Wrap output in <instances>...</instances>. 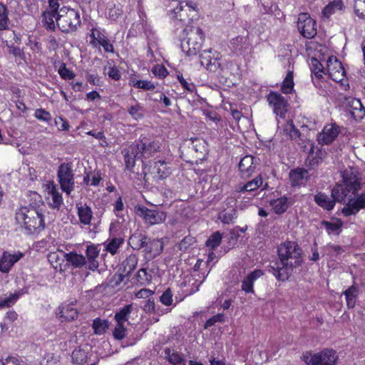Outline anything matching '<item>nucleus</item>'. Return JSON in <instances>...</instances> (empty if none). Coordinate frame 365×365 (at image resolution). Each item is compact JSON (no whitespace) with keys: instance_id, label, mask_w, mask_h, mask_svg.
<instances>
[{"instance_id":"obj_1","label":"nucleus","mask_w":365,"mask_h":365,"mask_svg":"<svg viewBox=\"0 0 365 365\" xmlns=\"http://www.w3.org/2000/svg\"><path fill=\"white\" fill-rule=\"evenodd\" d=\"M279 260L270 263L268 272L278 281H286L292 275L294 269L300 267L303 262L302 250L293 241L281 244L277 249Z\"/></svg>"},{"instance_id":"obj_2","label":"nucleus","mask_w":365,"mask_h":365,"mask_svg":"<svg viewBox=\"0 0 365 365\" xmlns=\"http://www.w3.org/2000/svg\"><path fill=\"white\" fill-rule=\"evenodd\" d=\"M31 202L29 206L21 207L16 212V220L24 225L29 233L40 232L45 228L44 215L41 207L43 206L42 197L36 192H30Z\"/></svg>"},{"instance_id":"obj_3","label":"nucleus","mask_w":365,"mask_h":365,"mask_svg":"<svg viewBox=\"0 0 365 365\" xmlns=\"http://www.w3.org/2000/svg\"><path fill=\"white\" fill-rule=\"evenodd\" d=\"M342 182L332 189V196L339 202H345L347 197H355L361 189L360 173L356 168L349 167L341 173Z\"/></svg>"},{"instance_id":"obj_4","label":"nucleus","mask_w":365,"mask_h":365,"mask_svg":"<svg viewBox=\"0 0 365 365\" xmlns=\"http://www.w3.org/2000/svg\"><path fill=\"white\" fill-rule=\"evenodd\" d=\"M163 4L169 18L175 23L188 25L197 19L198 11L195 3L179 1V0H163Z\"/></svg>"},{"instance_id":"obj_5","label":"nucleus","mask_w":365,"mask_h":365,"mask_svg":"<svg viewBox=\"0 0 365 365\" xmlns=\"http://www.w3.org/2000/svg\"><path fill=\"white\" fill-rule=\"evenodd\" d=\"M185 36L181 40L182 51L187 56H196L202 48L204 41V33L199 27L185 28L183 30Z\"/></svg>"},{"instance_id":"obj_6","label":"nucleus","mask_w":365,"mask_h":365,"mask_svg":"<svg viewBox=\"0 0 365 365\" xmlns=\"http://www.w3.org/2000/svg\"><path fill=\"white\" fill-rule=\"evenodd\" d=\"M81 24V14L78 11L66 6L60 9L57 16V26L62 32L73 33Z\"/></svg>"},{"instance_id":"obj_7","label":"nucleus","mask_w":365,"mask_h":365,"mask_svg":"<svg viewBox=\"0 0 365 365\" xmlns=\"http://www.w3.org/2000/svg\"><path fill=\"white\" fill-rule=\"evenodd\" d=\"M302 359L307 365H336L338 359L336 351L332 349H324L318 353L306 351Z\"/></svg>"},{"instance_id":"obj_8","label":"nucleus","mask_w":365,"mask_h":365,"mask_svg":"<svg viewBox=\"0 0 365 365\" xmlns=\"http://www.w3.org/2000/svg\"><path fill=\"white\" fill-rule=\"evenodd\" d=\"M160 148L159 141L146 137H141L135 144H133V151H135V156L142 160L143 158H149L155 153L159 152Z\"/></svg>"},{"instance_id":"obj_9","label":"nucleus","mask_w":365,"mask_h":365,"mask_svg":"<svg viewBox=\"0 0 365 365\" xmlns=\"http://www.w3.org/2000/svg\"><path fill=\"white\" fill-rule=\"evenodd\" d=\"M143 174L145 182L150 184L167 178L171 174V171L165 161L159 160L154 163L149 173L143 170Z\"/></svg>"},{"instance_id":"obj_10","label":"nucleus","mask_w":365,"mask_h":365,"mask_svg":"<svg viewBox=\"0 0 365 365\" xmlns=\"http://www.w3.org/2000/svg\"><path fill=\"white\" fill-rule=\"evenodd\" d=\"M57 176L62 190L69 195L74 188V174L71 164H61L58 168Z\"/></svg>"},{"instance_id":"obj_11","label":"nucleus","mask_w":365,"mask_h":365,"mask_svg":"<svg viewBox=\"0 0 365 365\" xmlns=\"http://www.w3.org/2000/svg\"><path fill=\"white\" fill-rule=\"evenodd\" d=\"M267 100L269 105L272 107L274 113L281 118H284L289 106L285 98L280 93L270 91L267 96Z\"/></svg>"},{"instance_id":"obj_12","label":"nucleus","mask_w":365,"mask_h":365,"mask_svg":"<svg viewBox=\"0 0 365 365\" xmlns=\"http://www.w3.org/2000/svg\"><path fill=\"white\" fill-rule=\"evenodd\" d=\"M297 28L304 38H312L317 34L316 21L307 13L299 15Z\"/></svg>"},{"instance_id":"obj_13","label":"nucleus","mask_w":365,"mask_h":365,"mask_svg":"<svg viewBox=\"0 0 365 365\" xmlns=\"http://www.w3.org/2000/svg\"><path fill=\"white\" fill-rule=\"evenodd\" d=\"M346 201L347 203L341 210L342 214L346 217L354 215L359 210L365 209V192L359 195L357 192L355 197H347Z\"/></svg>"},{"instance_id":"obj_14","label":"nucleus","mask_w":365,"mask_h":365,"mask_svg":"<svg viewBox=\"0 0 365 365\" xmlns=\"http://www.w3.org/2000/svg\"><path fill=\"white\" fill-rule=\"evenodd\" d=\"M136 214L142 217L145 222L150 225L159 224L163 222L166 215L163 212L155 210H150L144 206H138L135 207Z\"/></svg>"},{"instance_id":"obj_15","label":"nucleus","mask_w":365,"mask_h":365,"mask_svg":"<svg viewBox=\"0 0 365 365\" xmlns=\"http://www.w3.org/2000/svg\"><path fill=\"white\" fill-rule=\"evenodd\" d=\"M200 63L205 66L207 70L211 72H216L218 69H221V63L220 62V53L212 51L211 48L204 50L200 55Z\"/></svg>"},{"instance_id":"obj_16","label":"nucleus","mask_w":365,"mask_h":365,"mask_svg":"<svg viewBox=\"0 0 365 365\" xmlns=\"http://www.w3.org/2000/svg\"><path fill=\"white\" fill-rule=\"evenodd\" d=\"M327 73L329 76L335 82H341L345 76V70L341 63L334 56L327 60Z\"/></svg>"},{"instance_id":"obj_17","label":"nucleus","mask_w":365,"mask_h":365,"mask_svg":"<svg viewBox=\"0 0 365 365\" xmlns=\"http://www.w3.org/2000/svg\"><path fill=\"white\" fill-rule=\"evenodd\" d=\"M339 133V126L336 123L327 125L319 133L317 140L319 144L329 145L337 138Z\"/></svg>"},{"instance_id":"obj_18","label":"nucleus","mask_w":365,"mask_h":365,"mask_svg":"<svg viewBox=\"0 0 365 365\" xmlns=\"http://www.w3.org/2000/svg\"><path fill=\"white\" fill-rule=\"evenodd\" d=\"M261 269H255L249 273L242 281L241 289L246 294H253L255 292L253 284L254 282L263 275Z\"/></svg>"},{"instance_id":"obj_19","label":"nucleus","mask_w":365,"mask_h":365,"mask_svg":"<svg viewBox=\"0 0 365 365\" xmlns=\"http://www.w3.org/2000/svg\"><path fill=\"white\" fill-rule=\"evenodd\" d=\"M23 256L24 254L21 252L14 255L4 253L2 258L0 259V271L4 273H8L13 265Z\"/></svg>"},{"instance_id":"obj_20","label":"nucleus","mask_w":365,"mask_h":365,"mask_svg":"<svg viewBox=\"0 0 365 365\" xmlns=\"http://www.w3.org/2000/svg\"><path fill=\"white\" fill-rule=\"evenodd\" d=\"M309 178L307 169L298 168L292 170L289 173V179L292 187L299 186L307 181Z\"/></svg>"},{"instance_id":"obj_21","label":"nucleus","mask_w":365,"mask_h":365,"mask_svg":"<svg viewBox=\"0 0 365 365\" xmlns=\"http://www.w3.org/2000/svg\"><path fill=\"white\" fill-rule=\"evenodd\" d=\"M99 249L97 245H87L86 250V255L87 257L88 268L91 270L96 269L98 266V261L97 259L99 256Z\"/></svg>"},{"instance_id":"obj_22","label":"nucleus","mask_w":365,"mask_h":365,"mask_svg":"<svg viewBox=\"0 0 365 365\" xmlns=\"http://www.w3.org/2000/svg\"><path fill=\"white\" fill-rule=\"evenodd\" d=\"M331 197L323 192H318L314 197L316 204L322 207L323 209L330 211L333 210L335 206L336 202H338L335 197L331 195Z\"/></svg>"},{"instance_id":"obj_23","label":"nucleus","mask_w":365,"mask_h":365,"mask_svg":"<svg viewBox=\"0 0 365 365\" xmlns=\"http://www.w3.org/2000/svg\"><path fill=\"white\" fill-rule=\"evenodd\" d=\"M163 250V242L158 239L148 238L145 252L151 258H155Z\"/></svg>"},{"instance_id":"obj_24","label":"nucleus","mask_w":365,"mask_h":365,"mask_svg":"<svg viewBox=\"0 0 365 365\" xmlns=\"http://www.w3.org/2000/svg\"><path fill=\"white\" fill-rule=\"evenodd\" d=\"M345 296L346 306L348 309L354 308L356 302V299L359 294V289L358 286L356 284V282L346 289L342 293Z\"/></svg>"},{"instance_id":"obj_25","label":"nucleus","mask_w":365,"mask_h":365,"mask_svg":"<svg viewBox=\"0 0 365 365\" xmlns=\"http://www.w3.org/2000/svg\"><path fill=\"white\" fill-rule=\"evenodd\" d=\"M148 237L140 232L133 233L128 240V244L133 250H141L145 249L147 245Z\"/></svg>"},{"instance_id":"obj_26","label":"nucleus","mask_w":365,"mask_h":365,"mask_svg":"<svg viewBox=\"0 0 365 365\" xmlns=\"http://www.w3.org/2000/svg\"><path fill=\"white\" fill-rule=\"evenodd\" d=\"M269 205L272 207L274 212L277 215H282L291 206L292 202L286 196H282L271 200Z\"/></svg>"},{"instance_id":"obj_27","label":"nucleus","mask_w":365,"mask_h":365,"mask_svg":"<svg viewBox=\"0 0 365 365\" xmlns=\"http://www.w3.org/2000/svg\"><path fill=\"white\" fill-rule=\"evenodd\" d=\"M254 158L251 155L243 157L239 163V170L243 176H250L255 170Z\"/></svg>"},{"instance_id":"obj_28","label":"nucleus","mask_w":365,"mask_h":365,"mask_svg":"<svg viewBox=\"0 0 365 365\" xmlns=\"http://www.w3.org/2000/svg\"><path fill=\"white\" fill-rule=\"evenodd\" d=\"M230 47L235 53L241 55L248 48L247 39L243 36H237L231 40Z\"/></svg>"},{"instance_id":"obj_29","label":"nucleus","mask_w":365,"mask_h":365,"mask_svg":"<svg viewBox=\"0 0 365 365\" xmlns=\"http://www.w3.org/2000/svg\"><path fill=\"white\" fill-rule=\"evenodd\" d=\"M350 114L356 120H359L365 116V108L359 99H353L350 102Z\"/></svg>"},{"instance_id":"obj_30","label":"nucleus","mask_w":365,"mask_h":365,"mask_svg":"<svg viewBox=\"0 0 365 365\" xmlns=\"http://www.w3.org/2000/svg\"><path fill=\"white\" fill-rule=\"evenodd\" d=\"M66 254L62 250L50 252L48 255V260L53 267L57 269L58 267L61 268L63 262L66 260Z\"/></svg>"},{"instance_id":"obj_31","label":"nucleus","mask_w":365,"mask_h":365,"mask_svg":"<svg viewBox=\"0 0 365 365\" xmlns=\"http://www.w3.org/2000/svg\"><path fill=\"white\" fill-rule=\"evenodd\" d=\"M77 210L80 222L85 225H90L93 217L91 208L86 205L80 206L77 205Z\"/></svg>"},{"instance_id":"obj_32","label":"nucleus","mask_w":365,"mask_h":365,"mask_svg":"<svg viewBox=\"0 0 365 365\" xmlns=\"http://www.w3.org/2000/svg\"><path fill=\"white\" fill-rule=\"evenodd\" d=\"M73 303L59 307V317L65 321L74 320L78 317L76 309L73 307Z\"/></svg>"},{"instance_id":"obj_33","label":"nucleus","mask_w":365,"mask_h":365,"mask_svg":"<svg viewBox=\"0 0 365 365\" xmlns=\"http://www.w3.org/2000/svg\"><path fill=\"white\" fill-rule=\"evenodd\" d=\"M66 261L76 268H81L87 264L86 257L76 252H70L67 253Z\"/></svg>"},{"instance_id":"obj_34","label":"nucleus","mask_w":365,"mask_h":365,"mask_svg":"<svg viewBox=\"0 0 365 365\" xmlns=\"http://www.w3.org/2000/svg\"><path fill=\"white\" fill-rule=\"evenodd\" d=\"M133 310L132 304H127L117 311L114 316L116 323L124 324L128 322L130 313Z\"/></svg>"},{"instance_id":"obj_35","label":"nucleus","mask_w":365,"mask_h":365,"mask_svg":"<svg viewBox=\"0 0 365 365\" xmlns=\"http://www.w3.org/2000/svg\"><path fill=\"white\" fill-rule=\"evenodd\" d=\"M322 251L324 255H327L331 258H339L344 252L342 247L333 244H327L324 246L322 247Z\"/></svg>"},{"instance_id":"obj_36","label":"nucleus","mask_w":365,"mask_h":365,"mask_svg":"<svg viewBox=\"0 0 365 365\" xmlns=\"http://www.w3.org/2000/svg\"><path fill=\"white\" fill-rule=\"evenodd\" d=\"M344 8V4L341 0H334L329 2L322 10V15L326 18H329L336 11H341Z\"/></svg>"},{"instance_id":"obj_37","label":"nucleus","mask_w":365,"mask_h":365,"mask_svg":"<svg viewBox=\"0 0 365 365\" xmlns=\"http://www.w3.org/2000/svg\"><path fill=\"white\" fill-rule=\"evenodd\" d=\"M122 153L124 155L125 168L128 170H132L135 166V160L139 159L135 156V151H133V145L129 149H124Z\"/></svg>"},{"instance_id":"obj_38","label":"nucleus","mask_w":365,"mask_h":365,"mask_svg":"<svg viewBox=\"0 0 365 365\" xmlns=\"http://www.w3.org/2000/svg\"><path fill=\"white\" fill-rule=\"evenodd\" d=\"M283 133L292 140L299 138L300 132L296 128L292 120H288L283 126Z\"/></svg>"},{"instance_id":"obj_39","label":"nucleus","mask_w":365,"mask_h":365,"mask_svg":"<svg viewBox=\"0 0 365 365\" xmlns=\"http://www.w3.org/2000/svg\"><path fill=\"white\" fill-rule=\"evenodd\" d=\"M138 264V258L134 255H130L123 262V272L129 276L131 272L136 268Z\"/></svg>"},{"instance_id":"obj_40","label":"nucleus","mask_w":365,"mask_h":365,"mask_svg":"<svg viewBox=\"0 0 365 365\" xmlns=\"http://www.w3.org/2000/svg\"><path fill=\"white\" fill-rule=\"evenodd\" d=\"M71 358L73 361L78 364H87V365H95L94 364H88L87 353L81 349L73 350Z\"/></svg>"},{"instance_id":"obj_41","label":"nucleus","mask_w":365,"mask_h":365,"mask_svg":"<svg viewBox=\"0 0 365 365\" xmlns=\"http://www.w3.org/2000/svg\"><path fill=\"white\" fill-rule=\"evenodd\" d=\"M263 182V180L261 176H257L255 179L247 182L242 187H240V192H252L259 188Z\"/></svg>"},{"instance_id":"obj_42","label":"nucleus","mask_w":365,"mask_h":365,"mask_svg":"<svg viewBox=\"0 0 365 365\" xmlns=\"http://www.w3.org/2000/svg\"><path fill=\"white\" fill-rule=\"evenodd\" d=\"M58 14H54L49 11H44L43 14V23L47 29L54 30L56 28L54 19L57 22V16Z\"/></svg>"},{"instance_id":"obj_43","label":"nucleus","mask_w":365,"mask_h":365,"mask_svg":"<svg viewBox=\"0 0 365 365\" xmlns=\"http://www.w3.org/2000/svg\"><path fill=\"white\" fill-rule=\"evenodd\" d=\"M9 11L7 7L0 2V31L9 29Z\"/></svg>"},{"instance_id":"obj_44","label":"nucleus","mask_w":365,"mask_h":365,"mask_svg":"<svg viewBox=\"0 0 365 365\" xmlns=\"http://www.w3.org/2000/svg\"><path fill=\"white\" fill-rule=\"evenodd\" d=\"M129 279V276H128L126 274L123 273H115L113 277L109 280L108 284L111 287H117L120 286L123 282L124 284L127 283V281Z\"/></svg>"},{"instance_id":"obj_45","label":"nucleus","mask_w":365,"mask_h":365,"mask_svg":"<svg viewBox=\"0 0 365 365\" xmlns=\"http://www.w3.org/2000/svg\"><path fill=\"white\" fill-rule=\"evenodd\" d=\"M109 322L97 318L93 320V328L96 334H102L108 329Z\"/></svg>"},{"instance_id":"obj_46","label":"nucleus","mask_w":365,"mask_h":365,"mask_svg":"<svg viewBox=\"0 0 365 365\" xmlns=\"http://www.w3.org/2000/svg\"><path fill=\"white\" fill-rule=\"evenodd\" d=\"M294 87L293 73L289 71L287 73L281 86V91L283 93H291Z\"/></svg>"},{"instance_id":"obj_47","label":"nucleus","mask_w":365,"mask_h":365,"mask_svg":"<svg viewBox=\"0 0 365 365\" xmlns=\"http://www.w3.org/2000/svg\"><path fill=\"white\" fill-rule=\"evenodd\" d=\"M123 242L124 240L122 237H114L108 241L106 250L107 252L113 255L116 254L118 248L123 243Z\"/></svg>"},{"instance_id":"obj_48","label":"nucleus","mask_w":365,"mask_h":365,"mask_svg":"<svg viewBox=\"0 0 365 365\" xmlns=\"http://www.w3.org/2000/svg\"><path fill=\"white\" fill-rule=\"evenodd\" d=\"M165 354L166 359L172 364L176 365L185 361L182 356L177 351H171L170 349L166 348L165 349Z\"/></svg>"},{"instance_id":"obj_49","label":"nucleus","mask_w":365,"mask_h":365,"mask_svg":"<svg viewBox=\"0 0 365 365\" xmlns=\"http://www.w3.org/2000/svg\"><path fill=\"white\" fill-rule=\"evenodd\" d=\"M222 241V234L217 231L212 234L206 241V246L210 250L217 247Z\"/></svg>"},{"instance_id":"obj_50","label":"nucleus","mask_w":365,"mask_h":365,"mask_svg":"<svg viewBox=\"0 0 365 365\" xmlns=\"http://www.w3.org/2000/svg\"><path fill=\"white\" fill-rule=\"evenodd\" d=\"M128 112L133 119L138 120L144 117L145 108L140 103H136L134 106H131L128 109Z\"/></svg>"},{"instance_id":"obj_51","label":"nucleus","mask_w":365,"mask_h":365,"mask_svg":"<svg viewBox=\"0 0 365 365\" xmlns=\"http://www.w3.org/2000/svg\"><path fill=\"white\" fill-rule=\"evenodd\" d=\"M151 279V274L148 273L145 269H140L136 274V281L141 286L148 284Z\"/></svg>"},{"instance_id":"obj_52","label":"nucleus","mask_w":365,"mask_h":365,"mask_svg":"<svg viewBox=\"0 0 365 365\" xmlns=\"http://www.w3.org/2000/svg\"><path fill=\"white\" fill-rule=\"evenodd\" d=\"M321 224L326 228L329 234L340 230L343 225L342 221L341 220H337L336 222L322 220Z\"/></svg>"},{"instance_id":"obj_53","label":"nucleus","mask_w":365,"mask_h":365,"mask_svg":"<svg viewBox=\"0 0 365 365\" xmlns=\"http://www.w3.org/2000/svg\"><path fill=\"white\" fill-rule=\"evenodd\" d=\"M127 335V328L124 324L116 323L115 327L113 331V336L117 340H122Z\"/></svg>"},{"instance_id":"obj_54","label":"nucleus","mask_w":365,"mask_h":365,"mask_svg":"<svg viewBox=\"0 0 365 365\" xmlns=\"http://www.w3.org/2000/svg\"><path fill=\"white\" fill-rule=\"evenodd\" d=\"M236 217L237 211L235 209H230L227 211H225L220 216V219L225 224L230 223Z\"/></svg>"},{"instance_id":"obj_55","label":"nucleus","mask_w":365,"mask_h":365,"mask_svg":"<svg viewBox=\"0 0 365 365\" xmlns=\"http://www.w3.org/2000/svg\"><path fill=\"white\" fill-rule=\"evenodd\" d=\"M312 71L314 72L315 76L318 78H322L324 71V67L322 64L315 58H312Z\"/></svg>"},{"instance_id":"obj_56","label":"nucleus","mask_w":365,"mask_h":365,"mask_svg":"<svg viewBox=\"0 0 365 365\" xmlns=\"http://www.w3.org/2000/svg\"><path fill=\"white\" fill-rule=\"evenodd\" d=\"M354 12L360 18H365V0H354Z\"/></svg>"},{"instance_id":"obj_57","label":"nucleus","mask_w":365,"mask_h":365,"mask_svg":"<svg viewBox=\"0 0 365 365\" xmlns=\"http://www.w3.org/2000/svg\"><path fill=\"white\" fill-rule=\"evenodd\" d=\"M51 207L54 209L59 210L63 203V198L60 193L56 191H53L51 193Z\"/></svg>"},{"instance_id":"obj_58","label":"nucleus","mask_w":365,"mask_h":365,"mask_svg":"<svg viewBox=\"0 0 365 365\" xmlns=\"http://www.w3.org/2000/svg\"><path fill=\"white\" fill-rule=\"evenodd\" d=\"M195 242V240L194 237L186 236L179 243L178 248L181 251H186Z\"/></svg>"},{"instance_id":"obj_59","label":"nucleus","mask_w":365,"mask_h":365,"mask_svg":"<svg viewBox=\"0 0 365 365\" xmlns=\"http://www.w3.org/2000/svg\"><path fill=\"white\" fill-rule=\"evenodd\" d=\"M225 322V316L223 314H217L214 317L207 319L204 325L205 329H207L212 326H214L217 322Z\"/></svg>"},{"instance_id":"obj_60","label":"nucleus","mask_w":365,"mask_h":365,"mask_svg":"<svg viewBox=\"0 0 365 365\" xmlns=\"http://www.w3.org/2000/svg\"><path fill=\"white\" fill-rule=\"evenodd\" d=\"M34 116L37 119L45 122H49L51 120L50 113L43 108L36 109L34 113Z\"/></svg>"},{"instance_id":"obj_61","label":"nucleus","mask_w":365,"mask_h":365,"mask_svg":"<svg viewBox=\"0 0 365 365\" xmlns=\"http://www.w3.org/2000/svg\"><path fill=\"white\" fill-rule=\"evenodd\" d=\"M160 302L165 305L170 306L173 303V294L170 288L167 289L160 297Z\"/></svg>"},{"instance_id":"obj_62","label":"nucleus","mask_w":365,"mask_h":365,"mask_svg":"<svg viewBox=\"0 0 365 365\" xmlns=\"http://www.w3.org/2000/svg\"><path fill=\"white\" fill-rule=\"evenodd\" d=\"M60 76L63 79L71 80L75 77V74L68 69L65 63H62L58 69Z\"/></svg>"},{"instance_id":"obj_63","label":"nucleus","mask_w":365,"mask_h":365,"mask_svg":"<svg viewBox=\"0 0 365 365\" xmlns=\"http://www.w3.org/2000/svg\"><path fill=\"white\" fill-rule=\"evenodd\" d=\"M133 86L138 88H142L145 91H150L155 88L154 84L149 81L139 80L133 83Z\"/></svg>"},{"instance_id":"obj_64","label":"nucleus","mask_w":365,"mask_h":365,"mask_svg":"<svg viewBox=\"0 0 365 365\" xmlns=\"http://www.w3.org/2000/svg\"><path fill=\"white\" fill-rule=\"evenodd\" d=\"M192 148L195 150L196 153H202L205 148V142L200 138L192 139Z\"/></svg>"}]
</instances>
